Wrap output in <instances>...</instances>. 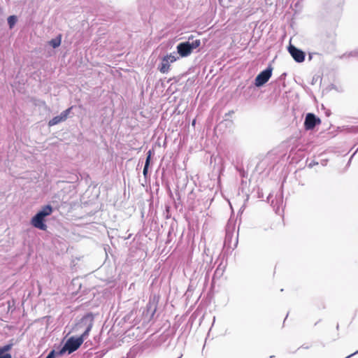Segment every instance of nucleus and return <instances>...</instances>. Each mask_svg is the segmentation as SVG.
<instances>
[{"label": "nucleus", "mask_w": 358, "mask_h": 358, "mask_svg": "<svg viewBox=\"0 0 358 358\" xmlns=\"http://www.w3.org/2000/svg\"><path fill=\"white\" fill-rule=\"evenodd\" d=\"M89 336V329L87 331H84L83 334L78 337L69 338L64 345L63 350H66L69 354L77 350L80 346L83 344L84 340Z\"/></svg>", "instance_id": "obj_1"}, {"label": "nucleus", "mask_w": 358, "mask_h": 358, "mask_svg": "<svg viewBox=\"0 0 358 358\" xmlns=\"http://www.w3.org/2000/svg\"><path fill=\"white\" fill-rule=\"evenodd\" d=\"M94 324V317L92 313H87L84 315L80 320L76 324V327L78 328H85V331H87L88 328L89 333L92 330Z\"/></svg>", "instance_id": "obj_2"}, {"label": "nucleus", "mask_w": 358, "mask_h": 358, "mask_svg": "<svg viewBox=\"0 0 358 358\" xmlns=\"http://www.w3.org/2000/svg\"><path fill=\"white\" fill-rule=\"evenodd\" d=\"M272 75V68L268 67L262 71L255 78V84L257 87H260L268 82Z\"/></svg>", "instance_id": "obj_3"}, {"label": "nucleus", "mask_w": 358, "mask_h": 358, "mask_svg": "<svg viewBox=\"0 0 358 358\" xmlns=\"http://www.w3.org/2000/svg\"><path fill=\"white\" fill-rule=\"evenodd\" d=\"M288 52L296 62L301 63L305 60V53L292 44L288 46Z\"/></svg>", "instance_id": "obj_4"}, {"label": "nucleus", "mask_w": 358, "mask_h": 358, "mask_svg": "<svg viewBox=\"0 0 358 358\" xmlns=\"http://www.w3.org/2000/svg\"><path fill=\"white\" fill-rule=\"evenodd\" d=\"M321 120L313 113H308L304 122V127L306 130L313 129L317 124H320Z\"/></svg>", "instance_id": "obj_5"}, {"label": "nucleus", "mask_w": 358, "mask_h": 358, "mask_svg": "<svg viewBox=\"0 0 358 358\" xmlns=\"http://www.w3.org/2000/svg\"><path fill=\"white\" fill-rule=\"evenodd\" d=\"M72 108L73 107L71 106L67 108L66 110H64L59 115L55 116L52 119H51L48 122V126L52 127L62 122H64L67 119L69 115L70 114Z\"/></svg>", "instance_id": "obj_6"}, {"label": "nucleus", "mask_w": 358, "mask_h": 358, "mask_svg": "<svg viewBox=\"0 0 358 358\" xmlns=\"http://www.w3.org/2000/svg\"><path fill=\"white\" fill-rule=\"evenodd\" d=\"M44 217L38 213L31 220V224L41 230H46L47 225L44 223Z\"/></svg>", "instance_id": "obj_7"}, {"label": "nucleus", "mask_w": 358, "mask_h": 358, "mask_svg": "<svg viewBox=\"0 0 358 358\" xmlns=\"http://www.w3.org/2000/svg\"><path fill=\"white\" fill-rule=\"evenodd\" d=\"M178 52L181 57H187L191 54L192 50L190 46V43L185 42L181 43L177 46Z\"/></svg>", "instance_id": "obj_8"}, {"label": "nucleus", "mask_w": 358, "mask_h": 358, "mask_svg": "<svg viewBox=\"0 0 358 358\" xmlns=\"http://www.w3.org/2000/svg\"><path fill=\"white\" fill-rule=\"evenodd\" d=\"M12 344H8L0 348V358H12L11 355L8 352L11 349Z\"/></svg>", "instance_id": "obj_9"}, {"label": "nucleus", "mask_w": 358, "mask_h": 358, "mask_svg": "<svg viewBox=\"0 0 358 358\" xmlns=\"http://www.w3.org/2000/svg\"><path fill=\"white\" fill-rule=\"evenodd\" d=\"M170 69V62L168 59L163 58L160 66H159V70L162 73H167Z\"/></svg>", "instance_id": "obj_10"}, {"label": "nucleus", "mask_w": 358, "mask_h": 358, "mask_svg": "<svg viewBox=\"0 0 358 358\" xmlns=\"http://www.w3.org/2000/svg\"><path fill=\"white\" fill-rule=\"evenodd\" d=\"M152 155V150H149L148 152V153H147V157H146V160H145V166H144V168H143V171L144 176H146V175L148 173V167H149V165H150V162Z\"/></svg>", "instance_id": "obj_11"}, {"label": "nucleus", "mask_w": 358, "mask_h": 358, "mask_svg": "<svg viewBox=\"0 0 358 358\" xmlns=\"http://www.w3.org/2000/svg\"><path fill=\"white\" fill-rule=\"evenodd\" d=\"M38 213L45 217L52 213V208L50 205L45 206Z\"/></svg>", "instance_id": "obj_12"}, {"label": "nucleus", "mask_w": 358, "mask_h": 358, "mask_svg": "<svg viewBox=\"0 0 358 358\" xmlns=\"http://www.w3.org/2000/svg\"><path fill=\"white\" fill-rule=\"evenodd\" d=\"M61 41V35H59L58 37L52 39L49 43L52 46V48H55L60 45Z\"/></svg>", "instance_id": "obj_13"}, {"label": "nucleus", "mask_w": 358, "mask_h": 358, "mask_svg": "<svg viewBox=\"0 0 358 358\" xmlns=\"http://www.w3.org/2000/svg\"><path fill=\"white\" fill-rule=\"evenodd\" d=\"M17 22V18L14 15L9 16L8 18V23L9 24L10 28H12Z\"/></svg>", "instance_id": "obj_14"}, {"label": "nucleus", "mask_w": 358, "mask_h": 358, "mask_svg": "<svg viewBox=\"0 0 358 358\" xmlns=\"http://www.w3.org/2000/svg\"><path fill=\"white\" fill-rule=\"evenodd\" d=\"M164 58L168 59V61L170 63H173V62H176L177 59L176 57L172 54L168 55L165 56Z\"/></svg>", "instance_id": "obj_15"}, {"label": "nucleus", "mask_w": 358, "mask_h": 358, "mask_svg": "<svg viewBox=\"0 0 358 358\" xmlns=\"http://www.w3.org/2000/svg\"><path fill=\"white\" fill-rule=\"evenodd\" d=\"M312 344L311 343H304L302 345H301L298 349L297 350H309L312 348Z\"/></svg>", "instance_id": "obj_16"}, {"label": "nucleus", "mask_w": 358, "mask_h": 358, "mask_svg": "<svg viewBox=\"0 0 358 358\" xmlns=\"http://www.w3.org/2000/svg\"><path fill=\"white\" fill-rule=\"evenodd\" d=\"M200 44H201L200 40L194 41L192 43H190L192 50H193L194 49L198 48L200 45Z\"/></svg>", "instance_id": "obj_17"}, {"label": "nucleus", "mask_w": 358, "mask_h": 358, "mask_svg": "<svg viewBox=\"0 0 358 358\" xmlns=\"http://www.w3.org/2000/svg\"><path fill=\"white\" fill-rule=\"evenodd\" d=\"M46 358H55V351L52 350L46 357Z\"/></svg>", "instance_id": "obj_18"}, {"label": "nucleus", "mask_w": 358, "mask_h": 358, "mask_svg": "<svg viewBox=\"0 0 358 358\" xmlns=\"http://www.w3.org/2000/svg\"><path fill=\"white\" fill-rule=\"evenodd\" d=\"M357 352H358V350H357Z\"/></svg>", "instance_id": "obj_19"}]
</instances>
